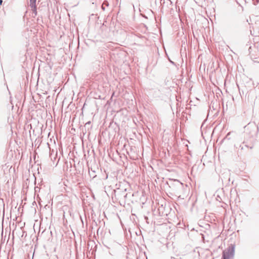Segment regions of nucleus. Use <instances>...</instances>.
<instances>
[{
    "mask_svg": "<svg viewBox=\"0 0 259 259\" xmlns=\"http://www.w3.org/2000/svg\"><path fill=\"white\" fill-rule=\"evenodd\" d=\"M235 253V245L231 244L227 249L223 252L221 259H231L234 257Z\"/></svg>",
    "mask_w": 259,
    "mask_h": 259,
    "instance_id": "1",
    "label": "nucleus"
},
{
    "mask_svg": "<svg viewBox=\"0 0 259 259\" xmlns=\"http://www.w3.org/2000/svg\"><path fill=\"white\" fill-rule=\"evenodd\" d=\"M36 0H30V7H34L36 5Z\"/></svg>",
    "mask_w": 259,
    "mask_h": 259,
    "instance_id": "5",
    "label": "nucleus"
},
{
    "mask_svg": "<svg viewBox=\"0 0 259 259\" xmlns=\"http://www.w3.org/2000/svg\"><path fill=\"white\" fill-rule=\"evenodd\" d=\"M236 2L237 3V4L241 7L242 8V10H243V7L242 6V4L244 3V2H245L244 1V0H236Z\"/></svg>",
    "mask_w": 259,
    "mask_h": 259,
    "instance_id": "3",
    "label": "nucleus"
},
{
    "mask_svg": "<svg viewBox=\"0 0 259 259\" xmlns=\"http://www.w3.org/2000/svg\"><path fill=\"white\" fill-rule=\"evenodd\" d=\"M104 6H105L106 7H108L109 6V3L108 2V1H104V2L103 3V4Z\"/></svg>",
    "mask_w": 259,
    "mask_h": 259,
    "instance_id": "7",
    "label": "nucleus"
},
{
    "mask_svg": "<svg viewBox=\"0 0 259 259\" xmlns=\"http://www.w3.org/2000/svg\"><path fill=\"white\" fill-rule=\"evenodd\" d=\"M101 8H102V9L103 10V11H105V6L102 5V6H101Z\"/></svg>",
    "mask_w": 259,
    "mask_h": 259,
    "instance_id": "9",
    "label": "nucleus"
},
{
    "mask_svg": "<svg viewBox=\"0 0 259 259\" xmlns=\"http://www.w3.org/2000/svg\"><path fill=\"white\" fill-rule=\"evenodd\" d=\"M249 146L246 145V144H245L244 146L243 145H240V148H241V150H243L245 148H248Z\"/></svg>",
    "mask_w": 259,
    "mask_h": 259,
    "instance_id": "6",
    "label": "nucleus"
},
{
    "mask_svg": "<svg viewBox=\"0 0 259 259\" xmlns=\"http://www.w3.org/2000/svg\"><path fill=\"white\" fill-rule=\"evenodd\" d=\"M160 3H161L162 1H163V3H164V0H160Z\"/></svg>",
    "mask_w": 259,
    "mask_h": 259,
    "instance_id": "11",
    "label": "nucleus"
},
{
    "mask_svg": "<svg viewBox=\"0 0 259 259\" xmlns=\"http://www.w3.org/2000/svg\"><path fill=\"white\" fill-rule=\"evenodd\" d=\"M252 3L254 6H256L257 8H259V0H252Z\"/></svg>",
    "mask_w": 259,
    "mask_h": 259,
    "instance_id": "4",
    "label": "nucleus"
},
{
    "mask_svg": "<svg viewBox=\"0 0 259 259\" xmlns=\"http://www.w3.org/2000/svg\"><path fill=\"white\" fill-rule=\"evenodd\" d=\"M171 259H173V258H174V259H175V258H174V257H171Z\"/></svg>",
    "mask_w": 259,
    "mask_h": 259,
    "instance_id": "12",
    "label": "nucleus"
},
{
    "mask_svg": "<svg viewBox=\"0 0 259 259\" xmlns=\"http://www.w3.org/2000/svg\"><path fill=\"white\" fill-rule=\"evenodd\" d=\"M163 205H161V207H160L159 208H158V210L159 211H160L161 210H162L163 209Z\"/></svg>",
    "mask_w": 259,
    "mask_h": 259,
    "instance_id": "8",
    "label": "nucleus"
},
{
    "mask_svg": "<svg viewBox=\"0 0 259 259\" xmlns=\"http://www.w3.org/2000/svg\"><path fill=\"white\" fill-rule=\"evenodd\" d=\"M32 9V15L33 17H35L37 15V9L36 6L35 5L34 7H30Z\"/></svg>",
    "mask_w": 259,
    "mask_h": 259,
    "instance_id": "2",
    "label": "nucleus"
},
{
    "mask_svg": "<svg viewBox=\"0 0 259 259\" xmlns=\"http://www.w3.org/2000/svg\"><path fill=\"white\" fill-rule=\"evenodd\" d=\"M127 193L125 194L124 195V198H126V197H127Z\"/></svg>",
    "mask_w": 259,
    "mask_h": 259,
    "instance_id": "10",
    "label": "nucleus"
}]
</instances>
